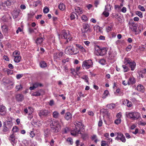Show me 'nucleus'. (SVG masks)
<instances>
[{
  "label": "nucleus",
  "mask_w": 146,
  "mask_h": 146,
  "mask_svg": "<svg viewBox=\"0 0 146 146\" xmlns=\"http://www.w3.org/2000/svg\"><path fill=\"white\" fill-rule=\"evenodd\" d=\"M50 113V112L47 110H42L39 112L38 115L41 118H42L47 116Z\"/></svg>",
  "instance_id": "9"
},
{
  "label": "nucleus",
  "mask_w": 146,
  "mask_h": 146,
  "mask_svg": "<svg viewBox=\"0 0 146 146\" xmlns=\"http://www.w3.org/2000/svg\"><path fill=\"white\" fill-rule=\"evenodd\" d=\"M20 54V52L19 51L15 50L13 52V55L14 57H15L17 56H19Z\"/></svg>",
  "instance_id": "45"
},
{
  "label": "nucleus",
  "mask_w": 146,
  "mask_h": 146,
  "mask_svg": "<svg viewBox=\"0 0 146 146\" xmlns=\"http://www.w3.org/2000/svg\"><path fill=\"white\" fill-rule=\"evenodd\" d=\"M66 141L69 144L72 145L73 143V140L70 137L68 138L67 139Z\"/></svg>",
  "instance_id": "46"
},
{
  "label": "nucleus",
  "mask_w": 146,
  "mask_h": 146,
  "mask_svg": "<svg viewBox=\"0 0 146 146\" xmlns=\"http://www.w3.org/2000/svg\"><path fill=\"white\" fill-rule=\"evenodd\" d=\"M131 59L129 58H125L124 60V63L127 65V64H129L131 62Z\"/></svg>",
  "instance_id": "35"
},
{
  "label": "nucleus",
  "mask_w": 146,
  "mask_h": 146,
  "mask_svg": "<svg viewBox=\"0 0 146 146\" xmlns=\"http://www.w3.org/2000/svg\"><path fill=\"white\" fill-rule=\"evenodd\" d=\"M128 26L129 27L130 31L135 33H137V23L133 22L132 21H130L128 23Z\"/></svg>",
  "instance_id": "6"
},
{
  "label": "nucleus",
  "mask_w": 146,
  "mask_h": 146,
  "mask_svg": "<svg viewBox=\"0 0 146 146\" xmlns=\"http://www.w3.org/2000/svg\"><path fill=\"white\" fill-rule=\"evenodd\" d=\"M19 130L18 128L16 126H14L12 129V131L13 132H16Z\"/></svg>",
  "instance_id": "52"
},
{
  "label": "nucleus",
  "mask_w": 146,
  "mask_h": 146,
  "mask_svg": "<svg viewBox=\"0 0 146 146\" xmlns=\"http://www.w3.org/2000/svg\"><path fill=\"white\" fill-rule=\"evenodd\" d=\"M40 65L41 68H44L47 67V64L45 62L42 61L40 62Z\"/></svg>",
  "instance_id": "34"
},
{
  "label": "nucleus",
  "mask_w": 146,
  "mask_h": 146,
  "mask_svg": "<svg viewBox=\"0 0 146 146\" xmlns=\"http://www.w3.org/2000/svg\"><path fill=\"white\" fill-rule=\"evenodd\" d=\"M139 125L144 126L146 124V123L145 121H139L138 122Z\"/></svg>",
  "instance_id": "61"
},
{
  "label": "nucleus",
  "mask_w": 146,
  "mask_h": 146,
  "mask_svg": "<svg viewBox=\"0 0 146 146\" xmlns=\"http://www.w3.org/2000/svg\"><path fill=\"white\" fill-rule=\"evenodd\" d=\"M111 10V7L110 5H107L105 6V11H110Z\"/></svg>",
  "instance_id": "40"
},
{
  "label": "nucleus",
  "mask_w": 146,
  "mask_h": 146,
  "mask_svg": "<svg viewBox=\"0 0 146 146\" xmlns=\"http://www.w3.org/2000/svg\"><path fill=\"white\" fill-rule=\"evenodd\" d=\"M22 88V85L20 83H19L16 85L15 87L17 91L21 90Z\"/></svg>",
  "instance_id": "31"
},
{
  "label": "nucleus",
  "mask_w": 146,
  "mask_h": 146,
  "mask_svg": "<svg viewBox=\"0 0 146 146\" xmlns=\"http://www.w3.org/2000/svg\"><path fill=\"white\" fill-rule=\"evenodd\" d=\"M117 135L116 137L115 138V139L118 140L119 139L122 142L125 143L126 141V139L124 136L123 134L121 133H117Z\"/></svg>",
  "instance_id": "10"
},
{
  "label": "nucleus",
  "mask_w": 146,
  "mask_h": 146,
  "mask_svg": "<svg viewBox=\"0 0 146 146\" xmlns=\"http://www.w3.org/2000/svg\"><path fill=\"white\" fill-rule=\"evenodd\" d=\"M36 123V125H37L38 127H40L42 125V121H37Z\"/></svg>",
  "instance_id": "63"
},
{
  "label": "nucleus",
  "mask_w": 146,
  "mask_h": 146,
  "mask_svg": "<svg viewBox=\"0 0 146 146\" xmlns=\"http://www.w3.org/2000/svg\"><path fill=\"white\" fill-rule=\"evenodd\" d=\"M107 106L108 108L112 109L114 108L116 106L114 104H111L107 105Z\"/></svg>",
  "instance_id": "37"
},
{
  "label": "nucleus",
  "mask_w": 146,
  "mask_h": 146,
  "mask_svg": "<svg viewBox=\"0 0 146 146\" xmlns=\"http://www.w3.org/2000/svg\"><path fill=\"white\" fill-rule=\"evenodd\" d=\"M69 131L68 128L66 127L64 128L63 131V133L64 134L66 133Z\"/></svg>",
  "instance_id": "59"
},
{
  "label": "nucleus",
  "mask_w": 146,
  "mask_h": 146,
  "mask_svg": "<svg viewBox=\"0 0 146 146\" xmlns=\"http://www.w3.org/2000/svg\"><path fill=\"white\" fill-rule=\"evenodd\" d=\"M4 125H6V127L9 129L11 128L13 125V123L11 121H7V122L4 123Z\"/></svg>",
  "instance_id": "25"
},
{
  "label": "nucleus",
  "mask_w": 146,
  "mask_h": 146,
  "mask_svg": "<svg viewBox=\"0 0 146 146\" xmlns=\"http://www.w3.org/2000/svg\"><path fill=\"white\" fill-rule=\"evenodd\" d=\"M128 81V85L133 84H135L136 82L135 78L133 77H130Z\"/></svg>",
  "instance_id": "18"
},
{
  "label": "nucleus",
  "mask_w": 146,
  "mask_h": 146,
  "mask_svg": "<svg viewBox=\"0 0 146 146\" xmlns=\"http://www.w3.org/2000/svg\"><path fill=\"white\" fill-rule=\"evenodd\" d=\"M82 137L83 139L85 140L88 138V134L86 133H84L82 135Z\"/></svg>",
  "instance_id": "48"
},
{
  "label": "nucleus",
  "mask_w": 146,
  "mask_h": 146,
  "mask_svg": "<svg viewBox=\"0 0 146 146\" xmlns=\"http://www.w3.org/2000/svg\"><path fill=\"white\" fill-rule=\"evenodd\" d=\"M16 99L17 101L21 102L24 99V96L21 94H17L16 96Z\"/></svg>",
  "instance_id": "17"
},
{
  "label": "nucleus",
  "mask_w": 146,
  "mask_h": 146,
  "mask_svg": "<svg viewBox=\"0 0 146 146\" xmlns=\"http://www.w3.org/2000/svg\"><path fill=\"white\" fill-rule=\"evenodd\" d=\"M76 46L79 50L83 53L87 52V50L82 46L79 44H76Z\"/></svg>",
  "instance_id": "13"
},
{
  "label": "nucleus",
  "mask_w": 146,
  "mask_h": 146,
  "mask_svg": "<svg viewBox=\"0 0 146 146\" xmlns=\"http://www.w3.org/2000/svg\"><path fill=\"white\" fill-rule=\"evenodd\" d=\"M59 9L62 11H63L65 9V6L63 3H60L58 5Z\"/></svg>",
  "instance_id": "30"
},
{
  "label": "nucleus",
  "mask_w": 146,
  "mask_h": 146,
  "mask_svg": "<svg viewBox=\"0 0 146 146\" xmlns=\"http://www.w3.org/2000/svg\"><path fill=\"white\" fill-rule=\"evenodd\" d=\"M81 19L83 21L85 22L87 21L88 18L86 16L84 15L82 16Z\"/></svg>",
  "instance_id": "53"
},
{
  "label": "nucleus",
  "mask_w": 146,
  "mask_h": 146,
  "mask_svg": "<svg viewBox=\"0 0 146 146\" xmlns=\"http://www.w3.org/2000/svg\"><path fill=\"white\" fill-rule=\"evenodd\" d=\"M109 93V92H108V90H105L104 91V93L103 94V95L102 98L103 99H104L105 98H106V96Z\"/></svg>",
  "instance_id": "43"
},
{
  "label": "nucleus",
  "mask_w": 146,
  "mask_h": 146,
  "mask_svg": "<svg viewBox=\"0 0 146 146\" xmlns=\"http://www.w3.org/2000/svg\"><path fill=\"white\" fill-rule=\"evenodd\" d=\"M92 139L93 140H94L95 142L96 143L98 140L97 138V136L96 135H93L92 137Z\"/></svg>",
  "instance_id": "60"
},
{
  "label": "nucleus",
  "mask_w": 146,
  "mask_h": 146,
  "mask_svg": "<svg viewBox=\"0 0 146 146\" xmlns=\"http://www.w3.org/2000/svg\"><path fill=\"white\" fill-rule=\"evenodd\" d=\"M133 112L132 111H130L126 113V115L127 117L129 118L133 119Z\"/></svg>",
  "instance_id": "26"
},
{
  "label": "nucleus",
  "mask_w": 146,
  "mask_h": 146,
  "mask_svg": "<svg viewBox=\"0 0 146 146\" xmlns=\"http://www.w3.org/2000/svg\"><path fill=\"white\" fill-rule=\"evenodd\" d=\"M13 0H7V1H5L4 3H5V5H6L7 7L10 6L11 4L13 3Z\"/></svg>",
  "instance_id": "29"
},
{
  "label": "nucleus",
  "mask_w": 146,
  "mask_h": 146,
  "mask_svg": "<svg viewBox=\"0 0 146 146\" xmlns=\"http://www.w3.org/2000/svg\"><path fill=\"white\" fill-rule=\"evenodd\" d=\"M99 62L101 64L104 65L106 64V62L104 59H102L100 60Z\"/></svg>",
  "instance_id": "47"
},
{
  "label": "nucleus",
  "mask_w": 146,
  "mask_h": 146,
  "mask_svg": "<svg viewBox=\"0 0 146 146\" xmlns=\"http://www.w3.org/2000/svg\"><path fill=\"white\" fill-rule=\"evenodd\" d=\"M108 54V58L110 59H114V58L116 55V52L115 51L110 52Z\"/></svg>",
  "instance_id": "14"
},
{
  "label": "nucleus",
  "mask_w": 146,
  "mask_h": 146,
  "mask_svg": "<svg viewBox=\"0 0 146 146\" xmlns=\"http://www.w3.org/2000/svg\"><path fill=\"white\" fill-rule=\"evenodd\" d=\"M127 106V107H130L132 106V102L128 100H127V104L126 105Z\"/></svg>",
  "instance_id": "58"
},
{
  "label": "nucleus",
  "mask_w": 146,
  "mask_h": 146,
  "mask_svg": "<svg viewBox=\"0 0 146 146\" xmlns=\"http://www.w3.org/2000/svg\"><path fill=\"white\" fill-rule=\"evenodd\" d=\"M136 14L138 15L140 18L143 17V15L141 12L139 11H137L136 12Z\"/></svg>",
  "instance_id": "56"
},
{
  "label": "nucleus",
  "mask_w": 146,
  "mask_h": 146,
  "mask_svg": "<svg viewBox=\"0 0 146 146\" xmlns=\"http://www.w3.org/2000/svg\"><path fill=\"white\" fill-rule=\"evenodd\" d=\"M28 110H29V114L30 115V114H31L33 111V108L31 107H28Z\"/></svg>",
  "instance_id": "54"
},
{
  "label": "nucleus",
  "mask_w": 146,
  "mask_h": 146,
  "mask_svg": "<svg viewBox=\"0 0 146 146\" xmlns=\"http://www.w3.org/2000/svg\"><path fill=\"white\" fill-rule=\"evenodd\" d=\"M58 36L60 39L61 38L65 39L66 41V42H65V44H66L68 42V41L72 39L70 37L68 31H62L61 35H59Z\"/></svg>",
  "instance_id": "4"
},
{
  "label": "nucleus",
  "mask_w": 146,
  "mask_h": 146,
  "mask_svg": "<svg viewBox=\"0 0 146 146\" xmlns=\"http://www.w3.org/2000/svg\"><path fill=\"white\" fill-rule=\"evenodd\" d=\"M122 67L123 69V71L125 72H128L129 70L128 67L125 65H123Z\"/></svg>",
  "instance_id": "41"
},
{
  "label": "nucleus",
  "mask_w": 146,
  "mask_h": 146,
  "mask_svg": "<svg viewBox=\"0 0 146 146\" xmlns=\"http://www.w3.org/2000/svg\"><path fill=\"white\" fill-rule=\"evenodd\" d=\"M1 29L3 33L6 34L7 33L9 28L8 26L6 25H3L1 26Z\"/></svg>",
  "instance_id": "15"
},
{
  "label": "nucleus",
  "mask_w": 146,
  "mask_h": 146,
  "mask_svg": "<svg viewBox=\"0 0 146 146\" xmlns=\"http://www.w3.org/2000/svg\"><path fill=\"white\" fill-rule=\"evenodd\" d=\"M139 30L140 31H142L143 29H145V27H143V25L141 24H139Z\"/></svg>",
  "instance_id": "49"
},
{
  "label": "nucleus",
  "mask_w": 146,
  "mask_h": 146,
  "mask_svg": "<svg viewBox=\"0 0 146 146\" xmlns=\"http://www.w3.org/2000/svg\"><path fill=\"white\" fill-rule=\"evenodd\" d=\"M133 120H136L141 117V115L138 112H133Z\"/></svg>",
  "instance_id": "16"
},
{
  "label": "nucleus",
  "mask_w": 146,
  "mask_h": 146,
  "mask_svg": "<svg viewBox=\"0 0 146 146\" xmlns=\"http://www.w3.org/2000/svg\"><path fill=\"white\" fill-rule=\"evenodd\" d=\"M76 16H77V15L74 12L72 13L70 16V19L71 20H73L75 18Z\"/></svg>",
  "instance_id": "44"
},
{
  "label": "nucleus",
  "mask_w": 146,
  "mask_h": 146,
  "mask_svg": "<svg viewBox=\"0 0 146 146\" xmlns=\"http://www.w3.org/2000/svg\"><path fill=\"white\" fill-rule=\"evenodd\" d=\"M49 11V9L47 7H45L43 9V12L44 13H46Z\"/></svg>",
  "instance_id": "64"
},
{
  "label": "nucleus",
  "mask_w": 146,
  "mask_h": 146,
  "mask_svg": "<svg viewBox=\"0 0 146 146\" xmlns=\"http://www.w3.org/2000/svg\"><path fill=\"white\" fill-rule=\"evenodd\" d=\"M93 63L91 60H85L82 62V66L84 69H88L92 67Z\"/></svg>",
  "instance_id": "7"
},
{
  "label": "nucleus",
  "mask_w": 146,
  "mask_h": 146,
  "mask_svg": "<svg viewBox=\"0 0 146 146\" xmlns=\"http://www.w3.org/2000/svg\"><path fill=\"white\" fill-rule=\"evenodd\" d=\"M65 118L66 120H68L71 119L72 115L70 112H67L65 114Z\"/></svg>",
  "instance_id": "22"
},
{
  "label": "nucleus",
  "mask_w": 146,
  "mask_h": 146,
  "mask_svg": "<svg viewBox=\"0 0 146 146\" xmlns=\"http://www.w3.org/2000/svg\"><path fill=\"white\" fill-rule=\"evenodd\" d=\"M43 41V38H38L36 41V43L37 44H40Z\"/></svg>",
  "instance_id": "38"
},
{
  "label": "nucleus",
  "mask_w": 146,
  "mask_h": 146,
  "mask_svg": "<svg viewBox=\"0 0 146 146\" xmlns=\"http://www.w3.org/2000/svg\"><path fill=\"white\" fill-rule=\"evenodd\" d=\"M100 27L98 25H95L94 26V29L95 31H100Z\"/></svg>",
  "instance_id": "57"
},
{
  "label": "nucleus",
  "mask_w": 146,
  "mask_h": 146,
  "mask_svg": "<svg viewBox=\"0 0 146 146\" xmlns=\"http://www.w3.org/2000/svg\"><path fill=\"white\" fill-rule=\"evenodd\" d=\"M137 89L138 91L143 92L144 91V87L141 84L138 85L137 87Z\"/></svg>",
  "instance_id": "28"
},
{
  "label": "nucleus",
  "mask_w": 146,
  "mask_h": 146,
  "mask_svg": "<svg viewBox=\"0 0 146 146\" xmlns=\"http://www.w3.org/2000/svg\"><path fill=\"white\" fill-rule=\"evenodd\" d=\"M76 146H84V145L83 143H80L78 140H77L76 142Z\"/></svg>",
  "instance_id": "36"
},
{
  "label": "nucleus",
  "mask_w": 146,
  "mask_h": 146,
  "mask_svg": "<svg viewBox=\"0 0 146 146\" xmlns=\"http://www.w3.org/2000/svg\"><path fill=\"white\" fill-rule=\"evenodd\" d=\"M74 123L75 128L71 132V133L73 135H76L78 134L81 133L80 131H83L84 129L83 128V126L81 122L76 121Z\"/></svg>",
  "instance_id": "1"
},
{
  "label": "nucleus",
  "mask_w": 146,
  "mask_h": 146,
  "mask_svg": "<svg viewBox=\"0 0 146 146\" xmlns=\"http://www.w3.org/2000/svg\"><path fill=\"white\" fill-rule=\"evenodd\" d=\"M44 135L46 138L49 137L51 135L50 131L49 129H46L44 130Z\"/></svg>",
  "instance_id": "20"
},
{
  "label": "nucleus",
  "mask_w": 146,
  "mask_h": 146,
  "mask_svg": "<svg viewBox=\"0 0 146 146\" xmlns=\"http://www.w3.org/2000/svg\"><path fill=\"white\" fill-rule=\"evenodd\" d=\"M6 7L5 5V3L3 2H1L0 3V9L2 10L5 9Z\"/></svg>",
  "instance_id": "39"
},
{
  "label": "nucleus",
  "mask_w": 146,
  "mask_h": 146,
  "mask_svg": "<svg viewBox=\"0 0 146 146\" xmlns=\"http://www.w3.org/2000/svg\"><path fill=\"white\" fill-rule=\"evenodd\" d=\"M53 119L52 118H50L48 119L45 122V123L47 125H50H50L51 124H53L54 123V122H55L56 121H54L52 120Z\"/></svg>",
  "instance_id": "23"
},
{
  "label": "nucleus",
  "mask_w": 146,
  "mask_h": 146,
  "mask_svg": "<svg viewBox=\"0 0 146 146\" xmlns=\"http://www.w3.org/2000/svg\"><path fill=\"white\" fill-rule=\"evenodd\" d=\"M130 67L131 68V70L133 71L135 69L136 67V63L134 62H131L129 64Z\"/></svg>",
  "instance_id": "21"
},
{
  "label": "nucleus",
  "mask_w": 146,
  "mask_h": 146,
  "mask_svg": "<svg viewBox=\"0 0 146 146\" xmlns=\"http://www.w3.org/2000/svg\"><path fill=\"white\" fill-rule=\"evenodd\" d=\"M65 52L67 54H73L78 53L79 52V50L77 48L75 49L74 48L73 45H71L67 47L65 50Z\"/></svg>",
  "instance_id": "3"
},
{
  "label": "nucleus",
  "mask_w": 146,
  "mask_h": 146,
  "mask_svg": "<svg viewBox=\"0 0 146 146\" xmlns=\"http://www.w3.org/2000/svg\"><path fill=\"white\" fill-rule=\"evenodd\" d=\"M54 123L50 125V128L52 131L57 133L61 129V126L59 122L57 121L54 122Z\"/></svg>",
  "instance_id": "5"
},
{
  "label": "nucleus",
  "mask_w": 146,
  "mask_h": 146,
  "mask_svg": "<svg viewBox=\"0 0 146 146\" xmlns=\"http://www.w3.org/2000/svg\"><path fill=\"white\" fill-rule=\"evenodd\" d=\"M104 11L103 13V14L106 17H108L109 15V13L108 12V11Z\"/></svg>",
  "instance_id": "62"
},
{
  "label": "nucleus",
  "mask_w": 146,
  "mask_h": 146,
  "mask_svg": "<svg viewBox=\"0 0 146 146\" xmlns=\"http://www.w3.org/2000/svg\"><path fill=\"white\" fill-rule=\"evenodd\" d=\"M41 5V2L39 0L34 2L33 3V5L35 7H36L38 5Z\"/></svg>",
  "instance_id": "42"
},
{
  "label": "nucleus",
  "mask_w": 146,
  "mask_h": 146,
  "mask_svg": "<svg viewBox=\"0 0 146 146\" xmlns=\"http://www.w3.org/2000/svg\"><path fill=\"white\" fill-rule=\"evenodd\" d=\"M121 121V120L120 118H118L115 121V123L117 125L120 124Z\"/></svg>",
  "instance_id": "50"
},
{
  "label": "nucleus",
  "mask_w": 146,
  "mask_h": 146,
  "mask_svg": "<svg viewBox=\"0 0 146 146\" xmlns=\"http://www.w3.org/2000/svg\"><path fill=\"white\" fill-rule=\"evenodd\" d=\"M33 85L35 86V88H36L38 86H41L42 84L37 82H36L33 84Z\"/></svg>",
  "instance_id": "55"
},
{
  "label": "nucleus",
  "mask_w": 146,
  "mask_h": 146,
  "mask_svg": "<svg viewBox=\"0 0 146 146\" xmlns=\"http://www.w3.org/2000/svg\"><path fill=\"white\" fill-rule=\"evenodd\" d=\"M14 57V61L15 62L18 63L19 62L21 59V56H17Z\"/></svg>",
  "instance_id": "32"
},
{
  "label": "nucleus",
  "mask_w": 146,
  "mask_h": 146,
  "mask_svg": "<svg viewBox=\"0 0 146 146\" xmlns=\"http://www.w3.org/2000/svg\"><path fill=\"white\" fill-rule=\"evenodd\" d=\"M106 145H109L108 143L105 141H102L101 142V146H105Z\"/></svg>",
  "instance_id": "51"
},
{
  "label": "nucleus",
  "mask_w": 146,
  "mask_h": 146,
  "mask_svg": "<svg viewBox=\"0 0 146 146\" xmlns=\"http://www.w3.org/2000/svg\"><path fill=\"white\" fill-rule=\"evenodd\" d=\"M52 115L53 118L57 119L59 117L60 114L58 111H55L53 112Z\"/></svg>",
  "instance_id": "24"
},
{
  "label": "nucleus",
  "mask_w": 146,
  "mask_h": 146,
  "mask_svg": "<svg viewBox=\"0 0 146 146\" xmlns=\"http://www.w3.org/2000/svg\"><path fill=\"white\" fill-rule=\"evenodd\" d=\"M107 50L106 48L100 49L98 47L96 48L95 52L97 55L103 56L106 54Z\"/></svg>",
  "instance_id": "8"
},
{
  "label": "nucleus",
  "mask_w": 146,
  "mask_h": 146,
  "mask_svg": "<svg viewBox=\"0 0 146 146\" xmlns=\"http://www.w3.org/2000/svg\"><path fill=\"white\" fill-rule=\"evenodd\" d=\"M43 93V90H40L38 91L32 93V95L35 96H38L42 94V92Z\"/></svg>",
  "instance_id": "19"
},
{
  "label": "nucleus",
  "mask_w": 146,
  "mask_h": 146,
  "mask_svg": "<svg viewBox=\"0 0 146 146\" xmlns=\"http://www.w3.org/2000/svg\"><path fill=\"white\" fill-rule=\"evenodd\" d=\"M9 140L13 145L16 144L17 143L16 139L14 133L12 134L9 137Z\"/></svg>",
  "instance_id": "11"
},
{
  "label": "nucleus",
  "mask_w": 146,
  "mask_h": 146,
  "mask_svg": "<svg viewBox=\"0 0 146 146\" xmlns=\"http://www.w3.org/2000/svg\"><path fill=\"white\" fill-rule=\"evenodd\" d=\"M63 54V53L62 52H60L57 53L56 55V58L59 59V60H60V58L62 57Z\"/></svg>",
  "instance_id": "33"
},
{
  "label": "nucleus",
  "mask_w": 146,
  "mask_h": 146,
  "mask_svg": "<svg viewBox=\"0 0 146 146\" xmlns=\"http://www.w3.org/2000/svg\"><path fill=\"white\" fill-rule=\"evenodd\" d=\"M75 10L78 14H82L83 12L82 9L78 7H75Z\"/></svg>",
  "instance_id": "27"
},
{
  "label": "nucleus",
  "mask_w": 146,
  "mask_h": 146,
  "mask_svg": "<svg viewBox=\"0 0 146 146\" xmlns=\"http://www.w3.org/2000/svg\"><path fill=\"white\" fill-rule=\"evenodd\" d=\"M6 108L3 105H0V115H4L6 113Z\"/></svg>",
  "instance_id": "12"
},
{
  "label": "nucleus",
  "mask_w": 146,
  "mask_h": 146,
  "mask_svg": "<svg viewBox=\"0 0 146 146\" xmlns=\"http://www.w3.org/2000/svg\"><path fill=\"white\" fill-rule=\"evenodd\" d=\"M91 31V29L88 24H85L83 25V28L82 29V35L84 37H86L87 34L89 36V34Z\"/></svg>",
  "instance_id": "2"
}]
</instances>
